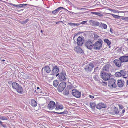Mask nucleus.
<instances>
[{"mask_svg":"<svg viewBox=\"0 0 128 128\" xmlns=\"http://www.w3.org/2000/svg\"><path fill=\"white\" fill-rule=\"evenodd\" d=\"M110 74L106 72H101L100 76L101 78L105 80H108L110 78Z\"/></svg>","mask_w":128,"mask_h":128,"instance_id":"f03ea898","label":"nucleus"},{"mask_svg":"<svg viewBox=\"0 0 128 128\" xmlns=\"http://www.w3.org/2000/svg\"><path fill=\"white\" fill-rule=\"evenodd\" d=\"M59 109V108H58V105H56V108H55V110H58Z\"/></svg>","mask_w":128,"mask_h":128,"instance_id":"8fccbe9b","label":"nucleus"},{"mask_svg":"<svg viewBox=\"0 0 128 128\" xmlns=\"http://www.w3.org/2000/svg\"><path fill=\"white\" fill-rule=\"evenodd\" d=\"M68 92H67L66 93V94L68 95Z\"/></svg>","mask_w":128,"mask_h":128,"instance_id":"680f3d73","label":"nucleus"},{"mask_svg":"<svg viewBox=\"0 0 128 128\" xmlns=\"http://www.w3.org/2000/svg\"><path fill=\"white\" fill-rule=\"evenodd\" d=\"M123 20H128V17H124L123 18Z\"/></svg>","mask_w":128,"mask_h":128,"instance_id":"a19ab883","label":"nucleus"},{"mask_svg":"<svg viewBox=\"0 0 128 128\" xmlns=\"http://www.w3.org/2000/svg\"><path fill=\"white\" fill-rule=\"evenodd\" d=\"M54 112L55 113H56L60 114H66L68 112L66 111H64L63 112Z\"/></svg>","mask_w":128,"mask_h":128,"instance_id":"bb28decb","label":"nucleus"},{"mask_svg":"<svg viewBox=\"0 0 128 128\" xmlns=\"http://www.w3.org/2000/svg\"><path fill=\"white\" fill-rule=\"evenodd\" d=\"M102 41L101 39L96 42L93 44L94 48L97 50H100L102 47Z\"/></svg>","mask_w":128,"mask_h":128,"instance_id":"f257e3e1","label":"nucleus"},{"mask_svg":"<svg viewBox=\"0 0 128 128\" xmlns=\"http://www.w3.org/2000/svg\"><path fill=\"white\" fill-rule=\"evenodd\" d=\"M24 76H27V77L28 78V76H27V74H24Z\"/></svg>","mask_w":128,"mask_h":128,"instance_id":"5fc2aeb1","label":"nucleus"},{"mask_svg":"<svg viewBox=\"0 0 128 128\" xmlns=\"http://www.w3.org/2000/svg\"><path fill=\"white\" fill-rule=\"evenodd\" d=\"M58 108L62 110L64 108L62 104H60L59 105H58Z\"/></svg>","mask_w":128,"mask_h":128,"instance_id":"e433bc0d","label":"nucleus"},{"mask_svg":"<svg viewBox=\"0 0 128 128\" xmlns=\"http://www.w3.org/2000/svg\"><path fill=\"white\" fill-rule=\"evenodd\" d=\"M74 50L76 51L78 53H82L83 52V51L82 49L78 46H77L75 48Z\"/></svg>","mask_w":128,"mask_h":128,"instance_id":"a211bd4d","label":"nucleus"},{"mask_svg":"<svg viewBox=\"0 0 128 128\" xmlns=\"http://www.w3.org/2000/svg\"><path fill=\"white\" fill-rule=\"evenodd\" d=\"M75 8H76L77 10H86L85 8H80L79 7H75Z\"/></svg>","mask_w":128,"mask_h":128,"instance_id":"ea45409f","label":"nucleus"},{"mask_svg":"<svg viewBox=\"0 0 128 128\" xmlns=\"http://www.w3.org/2000/svg\"><path fill=\"white\" fill-rule=\"evenodd\" d=\"M120 73V72H117L116 73L115 75L116 76L119 77L121 76Z\"/></svg>","mask_w":128,"mask_h":128,"instance_id":"2f4dec72","label":"nucleus"},{"mask_svg":"<svg viewBox=\"0 0 128 128\" xmlns=\"http://www.w3.org/2000/svg\"><path fill=\"white\" fill-rule=\"evenodd\" d=\"M5 61V60H2V62H4Z\"/></svg>","mask_w":128,"mask_h":128,"instance_id":"e2e57ef3","label":"nucleus"},{"mask_svg":"<svg viewBox=\"0 0 128 128\" xmlns=\"http://www.w3.org/2000/svg\"><path fill=\"white\" fill-rule=\"evenodd\" d=\"M10 82H11V81H10Z\"/></svg>","mask_w":128,"mask_h":128,"instance_id":"338daca9","label":"nucleus"},{"mask_svg":"<svg viewBox=\"0 0 128 128\" xmlns=\"http://www.w3.org/2000/svg\"><path fill=\"white\" fill-rule=\"evenodd\" d=\"M59 68L58 66H54L52 70L51 74L55 75L59 72Z\"/></svg>","mask_w":128,"mask_h":128,"instance_id":"6e6552de","label":"nucleus"},{"mask_svg":"<svg viewBox=\"0 0 128 128\" xmlns=\"http://www.w3.org/2000/svg\"><path fill=\"white\" fill-rule=\"evenodd\" d=\"M119 59L122 63L128 62V56H120Z\"/></svg>","mask_w":128,"mask_h":128,"instance_id":"9d476101","label":"nucleus"},{"mask_svg":"<svg viewBox=\"0 0 128 128\" xmlns=\"http://www.w3.org/2000/svg\"><path fill=\"white\" fill-rule=\"evenodd\" d=\"M104 40L105 43L107 44L108 45V46L109 48H110V45L111 44L110 42V41H109L108 39L106 38L104 39Z\"/></svg>","mask_w":128,"mask_h":128,"instance_id":"aec40b11","label":"nucleus"},{"mask_svg":"<svg viewBox=\"0 0 128 128\" xmlns=\"http://www.w3.org/2000/svg\"><path fill=\"white\" fill-rule=\"evenodd\" d=\"M27 5V4H22V7L23 6H24L26 5Z\"/></svg>","mask_w":128,"mask_h":128,"instance_id":"603ef678","label":"nucleus"},{"mask_svg":"<svg viewBox=\"0 0 128 128\" xmlns=\"http://www.w3.org/2000/svg\"><path fill=\"white\" fill-rule=\"evenodd\" d=\"M87 22L86 21H84L80 23V24H85Z\"/></svg>","mask_w":128,"mask_h":128,"instance_id":"49530a36","label":"nucleus"},{"mask_svg":"<svg viewBox=\"0 0 128 128\" xmlns=\"http://www.w3.org/2000/svg\"><path fill=\"white\" fill-rule=\"evenodd\" d=\"M126 83L128 85V80H127Z\"/></svg>","mask_w":128,"mask_h":128,"instance_id":"052dcab7","label":"nucleus"},{"mask_svg":"<svg viewBox=\"0 0 128 128\" xmlns=\"http://www.w3.org/2000/svg\"><path fill=\"white\" fill-rule=\"evenodd\" d=\"M0 124H1L3 127H5L6 126V125L3 124L2 122L1 121H0Z\"/></svg>","mask_w":128,"mask_h":128,"instance_id":"37998d69","label":"nucleus"},{"mask_svg":"<svg viewBox=\"0 0 128 128\" xmlns=\"http://www.w3.org/2000/svg\"><path fill=\"white\" fill-rule=\"evenodd\" d=\"M56 106V104L53 101H50L47 106V108L50 110H52L54 109Z\"/></svg>","mask_w":128,"mask_h":128,"instance_id":"20e7f679","label":"nucleus"},{"mask_svg":"<svg viewBox=\"0 0 128 128\" xmlns=\"http://www.w3.org/2000/svg\"><path fill=\"white\" fill-rule=\"evenodd\" d=\"M10 4L11 6H13L15 7L18 8V5L14 4L12 3H10Z\"/></svg>","mask_w":128,"mask_h":128,"instance_id":"58836bf2","label":"nucleus"},{"mask_svg":"<svg viewBox=\"0 0 128 128\" xmlns=\"http://www.w3.org/2000/svg\"><path fill=\"white\" fill-rule=\"evenodd\" d=\"M72 94L74 96L77 98H80L81 94L80 92L76 89H74L72 90Z\"/></svg>","mask_w":128,"mask_h":128,"instance_id":"39448f33","label":"nucleus"},{"mask_svg":"<svg viewBox=\"0 0 128 128\" xmlns=\"http://www.w3.org/2000/svg\"><path fill=\"white\" fill-rule=\"evenodd\" d=\"M111 82H112L113 84V88H115L116 86V84H115L116 80L114 79H112L111 80Z\"/></svg>","mask_w":128,"mask_h":128,"instance_id":"7c9ffc66","label":"nucleus"},{"mask_svg":"<svg viewBox=\"0 0 128 128\" xmlns=\"http://www.w3.org/2000/svg\"><path fill=\"white\" fill-rule=\"evenodd\" d=\"M100 26L102 28H103L104 29H106L107 28V26L106 24L104 23H101L100 25Z\"/></svg>","mask_w":128,"mask_h":128,"instance_id":"a878e982","label":"nucleus"},{"mask_svg":"<svg viewBox=\"0 0 128 128\" xmlns=\"http://www.w3.org/2000/svg\"><path fill=\"white\" fill-rule=\"evenodd\" d=\"M89 97L90 98L92 99H93L94 98V96H92V95H89Z\"/></svg>","mask_w":128,"mask_h":128,"instance_id":"de8ad7c7","label":"nucleus"},{"mask_svg":"<svg viewBox=\"0 0 128 128\" xmlns=\"http://www.w3.org/2000/svg\"><path fill=\"white\" fill-rule=\"evenodd\" d=\"M16 88L17 91L19 93L22 94L23 91V89L22 86L20 85H19Z\"/></svg>","mask_w":128,"mask_h":128,"instance_id":"f3484780","label":"nucleus"},{"mask_svg":"<svg viewBox=\"0 0 128 128\" xmlns=\"http://www.w3.org/2000/svg\"><path fill=\"white\" fill-rule=\"evenodd\" d=\"M21 23L22 24H24V23H25V22H21Z\"/></svg>","mask_w":128,"mask_h":128,"instance_id":"6e6d98bb","label":"nucleus"},{"mask_svg":"<svg viewBox=\"0 0 128 128\" xmlns=\"http://www.w3.org/2000/svg\"><path fill=\"white\" fill-rule=\"evenodd\" d=\"M124 112H125L124 110V109L123 110H122V113H121L120 114V113H119V114L120 115V116H122L123 115V114Z\"/></svg>","mask_w":128,"mask_h":128,"instance_id":"4c0bfd02","label":"nucleus"},{"mask_svg":"<svg viewBox=\"0 0 128 128\" xmlns=\"http://www.w3.org/2000/svg\"><path fill=\"white\" fill-rule=\"evenodd\" d=\"M62 9H64L66 10H67L66 9L62 7H60L58 8H57V9H56V10L57 12H58L60 10Z\"/></svg>","mask_w":128,"mask_h":128,"instance_id":"c756f323","label":"nucleus"},{"mask_svg":"<svg viewBox=\"0 0 128 128\" xmlns=\"http://www.w3.org/2000/svg\"><path fill=\"white\" fill-rule=\"evenodd\" d=\"M37 90H38V89H40V88H39V87H37Z\"/></svg>","mask_w":128,"mask_h":128,"instance_id":"4d7b16f0","label":"nucleus"},{"mask_svg":"<svg viewBox=\"0 0 128 128\" xmlns=\"http://www.w3.org/2000/svg\"><path fill=\"white\" fill-rule=\"evenodd\" d=\"M118 106H119V108L120 109H122L123 108H124L123 106L122 105H118Z\"/></svg>","mask_w":128,"mask_h":128,"instance_id":"79ce46f5","label":"nucleus"},{"mask_svg":"<svg viewBox=\"0 0 128 128\" xmlns=\"http://www.w3.org/2000/svg\"><path fill=\"white\" fill-rule=\"evenodd\" d=\"M111 67V66L109 64H106L104 65L102 68L103 72H108Z\"/></svg>","mask_w":128,"mask_h":128,"instance_id":"1a4fd4ad","label":"nucleus"},{"mask_svg":"<svg viewBox=\"0 0 128 128\" xmlns=\"http://www.w3.org/2000/svg\"><path fill=\"white\" fill-rule=\"evenodd\" d=\"M80 24H76V23H73V26H78Z\"/></svg>","mask_w":128,"mask_h":128,"instance_id":"a18cd8bd","label":"nucleus"},{"mask_svg":"<svg viewBox=\"0 0 128 128\" xmlns=\"http://www.w3.org/2000/svg\"><path fill=\"white\" fill-rule=\"evenodd\" d=\"M40 32H43V31H42V30H41Z\"/></svg>","mask_w":128,"mask_h":128,"instance_id":"0e129e2a","label":"nucleus"},{"mask_svg":"<svg viewBox=\"0 0 128 128\" xmlns=\"http://www.w3.org/2000/svg\"><path fill=\"white\" fill-rule=\"evenodd\" d=\"M114 63L118 67H120L121 64L122 63L121 60L118 59H115L114 60Z\"/></svg>","mask_w":128,"mask_h":128,"instance_id":"f8f14e48","label":"nucleus"},{"mask_svg":"<svg viewBox=\"0 0 128 128\" xmlns=\"http://www.w3.org/2000/svg\"><path fill=\"white\" fill-rule=\"evenodd\" d=\"M94 66V65L92 64H90L86 66L84 69L87 70H91L93 68Z\"/></svg>","mask_w":128,"mask_h":128,"instance_id":"4468645a","label":"nucleus"},{"mask_svg":"<svg viewBox=\"0 0 128 128\" xmlns=\"http://www.w3.org/2000/svg\"><path fill=\"white\" fill-rule=\"evenodd\" d=\"M92 13L94 14L100 16H102V14L101 13L97 12H93Z\"/></svg>","mask_w":128,"mask_h":128,"instance_id":"cd10ccee","label":"nucleus"},{"mask_svg":"<svg viewBox=\"0 0 128 128\" xmlns=\"http://www.w3.org/2000/svg\"><path fill=\"white\" fill-rule=\"evenodd\" d=\"M57 12L56 11V9L55 10H53L52 12V13H53V14H55Z\"/></svg>","mask_w":128,"mask_h":128,"instance_id":"c03bdc74","label":"nucleus"},{"mask_svg":"<svg viewBox=\"0 0 128 128\" xmlns=\"http://www.w3.org/2000/svg\"><path fill=\"white\" fill-rule=\"evenodd\" d=\"M18 8L19 7H22V4H18Z\"/></svg>","mask_w":128,"mask_h":128,"instance_id":"3c124183","label":"nucleus"},{"mask_svg":"<svg viewBox=\"0 0 128 128\" xmlns=\"http://www.w3.org/2000/svg\"><path fill=\"white\" fill-rule=\"evenodd\" d=\"M117 85L120 88L124 86V81L122 79L118 80L117 81Z\"/></svg>","mask_w":128,"mask_h":128,"instance_id":"ddd939ff","label":"nucleus"},{"mask_svg":"<svg viewBox=\"0 0 128 128\" xmlns=\"http://www.w3.org/2000/svg\"><path fill=\"white\" fill-rule=\"evenodd\" d=\"M0 119L3 120H7L8 119L7 118L4 116H0Z\"/></svg>","mask_w":128,"mask_h":128,"instance_id":"72a5a7b5","label":"nucleus"},{"mask_svg":"<svg viewBox=\"0 0 128 128\" xmlns=\"http://www.w3.org/2000/svg\"><path fill=\"white\" fill-rule=\"evenodd\" d=\"M59 74H56V76H57L59 75Z\"/></svg>","mask_w":128,"mask_h":128,"instance_id":"bf43d9fd","label":"nucleus"},{"mask_svg":"<svg viewBox=\"0 0 128 128\" xmlns=\"http://www.w3.org/2000/svg\"><path fill=\"white\" fill-rule=\"evenodd\" d=\"M90 22L94 24L96 26H98L100 25V23L99 22H95L93 20H90Z\"/></svg>","mask_w":128,"mask_h":128,"instance_id":"4be33fe9","label":"nucleus"},{"mask_svg":"<svg viewBox=\"0 0 128 128\" xmlns=\"http://www.w3.org/2000/svg\"><path fill=\"white\" fill-rule=\"evenodd\" d=\"M120 72L121 73V76H124L126 75V73L124 70H121L120 71Z\"/></svg>","mask_w":128,"mask_h":128,"instance_id":"473e14b6","label":"nucleus"},{"mask_svg":"<svg viewBox=\"0 0 128 128\" xmlns=\"http://www.w3.org/2000/svg\"><path fill=\"white\" fill-rule=\"evenodd\" d=\"M93 78L94 80L96 81H98L99 80L98 76V75L97 74L94 76Z\"/></svg>","mask_w":128,"mask_h":128,"instance_id":"c85d7f7f","label":"nucleus"},{"mask_svg":"<svg viewBox=\"0 0 128 128\" xmlns=\"http://www.w3.org/2000/svg\"><path fill=\"white\" fill-rule=\"evenodd\" d=\"M70 12V13H72V12Z\"/></svg>","mask_w":128,"mask_h":128,"instance_id":"69168bd1","label":"nucleus"},{"mask_svg":"<svg viewBox=\"0 0 128 128\" xmlns=\"http://www.w3.org/2000/svg\"><path fill=\"white\" fill-rule=\"evenodd\" d=\"M58 84V81L56 80H54L53 82V86L54 87H56Z\"/></svg>","mask_w":128,"mask_h":128,"instance_id":"412c9836","label":"nucleus"},{"mask_svg":"<svg viewBox=\"0 0 128 128\" xmlns=\"http://www.w3.org/2000/svg\"><path fill=\"white\" fill-rule=\"evenodd\" d=\"M90 107L94 109L96 106V104L94 102H91L90 103Z\"/></svg>","mask_w":128,"mask_h":128,"instance_id":"5701e85b","label":"nucleus"},{"mask_svg":"<svg viewBox=\"0 0 128 128\" xmlns=\"http://www.w3.org/2000/svg\"><path fill=\"white\" fill-rule=\"evenodd\" d=\"M85 46L87 48L90 50L92 49L93 46L92 42L90 40L86 42L85 43Z\"/></svg>","mask_w":128,"mask_h":128,"instance_id":"0eeeda50","label":"nucleus"},{"mask_svg":"<svg viewBox=\"0 0 128 128\" xmlns=\"http://www.w3.org/2000/svg\"><path fill=\"white\" fill-rule=\"evenodd\" d=\"M84 37L80 36L78 37L77 39V44L78 46H81L84 44Z\"/></svg>","mask_w":128,"mask_h":128,"instance_id":"423d86ee","label":"nucleus"},{"mask_svg":"<svg viewBox=\"0 0 128 128\" xmlns=\"http://www.w3.org/2000/svg\"><path fill=\"white\" fill-rule=\"evenodd\" d=\"M19 85L17 83L14 82L12 84V88L14 89H16L19 86Z\"/></svg>","mask_w":128,"mask_h":128,"instance_id":"6ab92c4d","label":"nucleus"},{"mask_svg":"<svg viewBox=\"0 0 128 128\" xmlns=\"http://www.w3.org/2000/svg\"><path fill=\"white\" fill-rule=\"evenodd\" d=\"M112 15L114 18H118L120 17V16H119L116 15L115 14H112Z\"/></svg>","mask_w":128,"mask_h":128,"instance_id":"c9c22d12","label":"nucleus"},{"mask_svg":"<svg viewBox=\"0 0 128 128\" xmlns=\"http://www.w3.org/2000/svg\"><path fill=\"white\" fill-rule=\"evenodd\" d=\"M113 84H112V82H111V80L110 81H109L108 83V86L110 87L113 88Z\"/></svg>","mask_w":128,"mask_h":128,"instance_id":"f704fd0d","label":"nucleus"},{"mask_svg":"<svg viewBox=\"0 0 128 128\" xmlns=\"http://www.w3.org/2000/svg\"><path fill=\"white\" fill-rule=\"evenodd\" d=\"M37 105V103L35 100H33L32 101V106H36Z\"/></svg>","mask_w":128,"mask_h":128,"instance_id":"393cba45","label":"nucleus"},{"mask_svg":"<svg viewBox=\"0 0 128 128\" xmlns=\"http://www.w3.org/2000/svg\"><path fill=\"white\" fill-rule=\"evenodd\" d=\"M68 24L69 25H70V26H73V23L72 22H70L68 23Z\"/></svg>","mask_w":128,"mask_h":128,"instance_id":"09e8293b","label":"nucleus"},{"mask_svg":"<svg viewBox=\"0 0 128 128\" xmlns=\"http://www.w3.org/2000/svg\"><path fill=\"white\" fill-rule=\"evenodd\" d=\"M94 37H96V38H98V37L99 36H98L96 34V35H94Z\"/></svg>","mask_w":128,"mask_h":128,"instance_id":"864d4df0","label":"nucleus"},{"mask_svg":"<svg viewBox=\"0 0 128 128\" xmlns=\"http://www.w3.org/2000/svg\"><path fill=\"white\" fill-rule=\"evenodd\" d=\"M106 107V104L102 102L99 103L96 106V108L98 109H100L102 108H105Z\"/></svg>","mask_w":128,"mask_h":128,"instance_id":"9b49d317","label":"nucleus"},{"mask_svg":"<svg viewBox=\"0 0 128 128\" xmlns=\"http://www.w3.org/2000/svg\"><path fill=\"white\" fill-rule=\"evenodd\" d=\"M42 72L44 70V72H46L47 73H49L51 71L50 67L48 66H46L42 68Z\"/></svg>","mask_w":128,"mask_h":128,"instance_id":"2eb2a0df","label":"nucleus"},{"mask_svg":"<svg viewBox=\"0 0 128 128\" xmlns=\"http://www.w3.org/2000/svg\"><path fill=\"white\" fill-rule=\"evenodd\" d=\"M66 74L64 73H61L59 76V78L60 80L61 81H65L66 78L65 76Z\"/></svg>","mask_w":128,"mask_h":128,"instance_id":"dca6fc26","label":"nucleus"},{"mask_svg":"<svg viewBox=\"0 0 128 128\" xmlns=\"http://www.w3.org/2000/svg\"><path fill=\"white\" fill-rule=\"evenodd\" d=\"M66 86L65 82H62L60 84L58 87L57 90L59 92H62Z\"/></svg>","mask_w":128,"mask_h":128,"instance_id":"7ed1b4c3","label":"nucleus"},{"mask_svg":"<svg viewBox=\"0 0 128 128\" xmlns=\"http://www.w3.org/2000/svg\"><path fill=\"white\" fill-rule=\"evenodd\" d=\"M120 111L119 110H118V108H117L114 107L113 110V113L116 114H118L120 113Z\"/></svg>","mask_w":128,"mask_h":128,"instance_id":"b1692460","label":"nucleus"},{"mask_svg":"<svg viewBox=\"0 0 128 128\" xmlns=\"http://www.w3.org/2000/svg\"><path fill=\"white\" fill-rule=\"evenodd\" d=\"M77 36V35H74V38H73V39H74V38H75V36Z\"/></svg>","mask_w":128,"mask_h":128,"instance_id":"13d9d810","label":"nucleus"}]
</instances>
